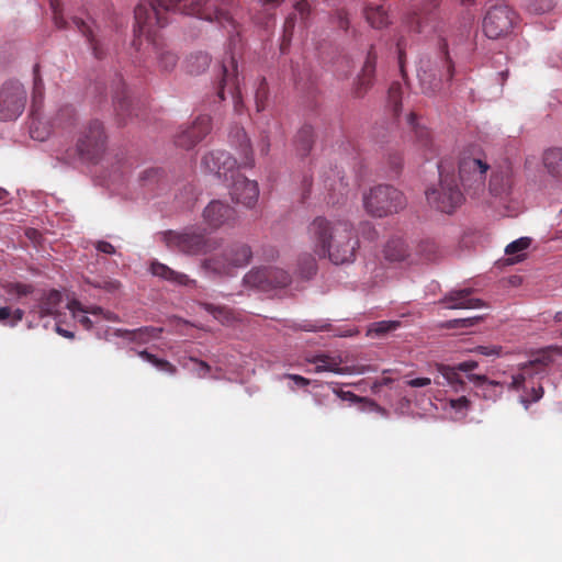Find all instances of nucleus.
Listing matches in <instances>:
<instances>
[{
  "label": "nucleus",
  "mask_w": 562,
  "mask_h": 562,
  "mask_svg": "<svg viewBox=\"0 0 562 562\" xmlns=\"http://www.w3.org/2000/svg\"><path fill=\"white\" fill-rule=\"evenodd\" d=\"M306 233L314 254L319 258H326L334 265L353 260L359 240L349 221L316 216Z\"/></svg>",
  "instance_id": "1"
},
{
  "label": "nucleus",
  "mask_w": 562,
  "mask_h": 562,
  "mask_svg": "<svg viewBox=\"0 0 562 562\" xmlns=\"http://www.w3.org/2000/svg\"><path fill=\"white\" fill-rule=\"evenodd\" d=\"M490 170L488 190L491 194L495 196L507 194L512 187L508 169H492L487 155L477 146H470L461 153L459 178L468 194L477 196L484 192Z\"/></svg>",
  "instance_id": "2"
},
{
  "label": "nucleus",
  "mask_w": 562,
  "mask_h": 562,
  "mask_svg": "<svg viewBox=\"0 0 562 562\" xmlns=\"http://www.w3.org/2000/svg\"><path fill=\"white\" fill-rule=\"evenodd\" d=\"M238 2L239 0H148L144 3L155 15V23L159 25H167L168 20L165 15L167 12L179 11L182 14L217 22L222 27L235 30L232 10Z\"/></svg>",
  "instance_id": "3"
},
{
  "label": "nucleus",
  "mask_w": 562,
  "mask_h": 562,
  "mask_svg": "<svg viewBox=\"0 0 562 562\" xmlns=\"http://www.w3.org/2000/svg\"><path fill=\"white\" fill-rule=\"evenodd\" d=\"M135 40L133 45L139 49L143 45L142 36L145 37L147 47H150L158 60L159 67L165 71L172 70L178 61V56L167 50L165 42L159 35V30L165 25L155 23V15L149 12L144 2H139L135 8Z\"/></svg>",
  "instance_id": "4"
},
{
  "label": "nucleus",
  "mask_w": 562,
  "mask_h": 562,
  "mask_svg": "<svg viewBox=\"0 0 562 562\" xmlns=\"http://www.w3.org/2000/svg\"><path fill=\"white\" fill-rule=\"evenodd\" d=\"M237 136L240 138V161L237 162L236 158L225 150H214L202 158V166L206 171L228 180L234 178L237 172V165L239 167H252L254 158L250 142L243 130L237 131Z\"/></svg>",
  "instance_id": "5"
},
{
  "label": "nucleus",
  "mask_w": 562,
  "mask_h": 562,
  "mask_svg": "<svg viewBox=\"0 0 562 562\" xmlns=\"http://www.w3.org/2000/svg\"><path fill=\"white\" fill-rule=\"evenodd\" d=\"M438 170L439 183L426 190V199L431 207L451 214L462 205L464 195L454 173L447 172L442 164L438 165Z\"/></svg>",
  "instance_id": "6"
},
{
  "label": "nucleus",
  "mask_w": 562,
  "mask_h": 562,
  "mask_svg": "<svg viewBox=\"0 0 562 562\" xmlns=\"http://www.w3.org/2000/svg\"><path fill=\"white\" fill-rule=\"evenodd\" d=\"M363 205L370 215L384 217L403 210L406 205V199L396 188L380 184L372 188L368 194H364Z\"/></svg>",
  "instance_id": "7"
},
{
  "label": "nucleus",
  "mask_w": 562,
  "mask_h": 562,
  "mask_svg": "<svg viewBox=\"0 0 562 562\" xmlns=\"http://www.w3.org/2000/svg\"><path fill=\"white\" fill-rule=\"evenodd\" d=\"M106 147V134L102 122L91 120L80 128L76 149L81 159L94 161L101 157Z\"/></svg>",
  "instance_id": "8"
},
{
  "label": "nucleus",
  "mask_w": 562,
  "mask_h": 562,
  "mask_svg": "<svg viewBox=\"0 0 562 562\" xmlns=\"http://www.w3.org/2000/svg\"><path fill=\"white\" fill-rule=\"evenodd\" d=\"M166 243L169 248L177 249L187 255H205L218 247L216 239L207 238L204 234L192 228L186 229L182 233H167Z\"/></svg>",
  "instance_id": "9"
},
{
  "label": "nucleus",
  "mask_w": 562,
  "mask_h": 562,
  "mask_svg": "<svg viewBox=\"0 0 562 562\" xmlns=\"http://www.w3.org/2000/svg\"><path fill=\"white\" fill-rule=\"evenodd\" d=\"M516 12L505 3L492 5L485 13L482 27L484 34L492 40L509 35L517 24Z\"/></svg>",
  "instance_id": "10"
},
{
  "label": "nucleus",
  "mask_w": 562,
  "mask_h": 562,
  "mask_svg": "<svg viewBox=\"0 0 562 562\" xmlns=\"http://www.w3.org/2000/svg\"><path fill=\"white\" fill-rule=\"evenodd\" d=\"M27 93L16 80H8L0 87V121H14L24 111Z\"/></svg>",
  "instance_id": "11"
},
{
  "label": "nucleus",
  "mask_w": 562,
  "mask_h": 562,
  "mask_svg": "<svg viewBox=\"0 0 562 562\" xmlns=\"http://www.w3.org/2000/svg\"><path fill=\"white\" fill-rule=\"evenodd\" d=\"M251 249L246 244H234L225 249L222 257H211L202 262L205 270L217 274L229 272L231 268L246 266L251 258Z\"/></svg>",
  "instance_id": "12"
},
{
  "label": "nucleus",
  "mask_w": 562,
  "mask_h": 562,
  "mask_svg": "<svg viewBox=\"0 0 562 562\" xmlns=\"http://www.w3.org/2000/svg\"><path fill=\"white\" fill-rule=\"evenodd\" d=\"M221 80L218 85L217 95L221 100L225 99L227 91L234 100V109L240 112L243 108L241 94L237 77V61L234 56L224 58L221 64Z\"/></svg>",
  "instance_id": "13"
},
{
  "label": "nucleus",
  "mask_w": 562,
  "mask_h": 562,
  "mask_svg": "<svg viewBox=\"0 0 562 562\" xmlns=\"http://www.w3.org/2000/svg\"><path fill=\"white\" fill-rule=\"evenodd\" d=\"M245 282L261 290L270 288H283L286 286L290 281V274L280 268L276 267H262L252 269L245 276Z\"/></svg>",
  "instance_id": "14"
},
{
  "label": "nucleus",
  "mask_w": 562,
  "mask_h": 562,
  "mask_svg": "<svg viewBox=\"0 0 562 562\" xmlns=\"http://www.w3.org/2000/svg\"><path fill=\"white\" fill-rule=\"evenodd\" d=\"M233 183L231 188L232 199L248 209H252L259 198V188L256 181L249 180L239 172L229 178Z\"/></svg>",
  "instance_id": "15"
},
{
  "label": "nucleus",
  "mask_w": 562,
  "mask_h": 562,
  "mask_svg": "<svg viewBox=\"0 0 562 562\" xmlns=\"http://www.w3.org/2000/svg\"><path fill=\"white\" fill-rule=\"evenodd\" d=\"M210 131L211 117L209 115H200L191 126L177 134L175 143L179 147L190 149L201 142Z\"/></svg>",
  "instance_id": "16"
},
{
  "label": "nucleus",
  "mask_w": 562,
  "mask_h": 562,
  "mask_svg": "<svg viewBox=\"0 0 562 562\" xmlns=\"http://www.w3.org/2000/svg\"><path fill=\"white\" fill-rule=\"evenodd\" d=\"M205 223L212 228L234 225L237 214L234 207L222 201H211L203 211Z\"/></svg>",
  "instance_id": "17"
},
{
  "label": "nucleus",
  "mask_w": 562,
  "mask_h": 562,
  "mask_svg": "<svg viewBox=\"0 0 562 562\" xmlns=\"http://www.w3.org/2000/svg\"><path fill=\"white\" fill-rule=\"evenodd\" d=\"M406 123L414 133L417 148L422 151L426 160H431L437 156L438 148L434 143L432 136L427 127L419 123L417 115L411 112L406 116Z\"/></svg>",
  "instance_id": "18"
},
{
  "label": "nucleus",
  "mask_w": 562,
  "mask_h": 562,
  "mask_svg": "<svg viewBox=\"0 0 562 562\" xmlns=\"http://www.w3.org/2000/svg\"><path fill=\"white\" fill-rule=\"evenodd\" d=\"M472 293L473 289L471 288L452 290L443 296L441 303L446 304V307L450 310H470L486 306L485 302L481 299L472 297Z\"/></svg>",
  "instance_id": "19"
},
{
  "label": "nucleus",
  "mask_w": 562,
  "mask_h": 562,
  "mask_svg": "<svg viewBox=\"0 0 562 562\" xmlns=\"http://www.w3.org/2000/svg\"><path fill=\"white\" fill-rule=\"evenodd\" d=\"M37 303L33 306L31 312L36 313L41 318L46 316H56L58 307L61 303V294L57 290H49L43 292L36 297Z\"/></svg>",
  "instance_id": "20"
},
{
  "label": "nucleus",
  "mask_w": 562,
  "mask_h": 562,
  "mask_svg": "<svg viewBox=\"0 0 562 562\" xmlns=\"http://www.w3.org/2000/svg\"><path fill=\"white\" fill-rule=\"evenodd\" d=\"M375 63L376 54L373 49V46H371L370 50L368 52L361 72L357 79V83L355 87L356 97H362L371 87L375 74Z\"/></svg>",
  "instance_id": "21"
},
{
  "label": "nucleus",
  "mask_w": 562,
  "mask_h": 562,
  "mask_svg": "<svg viewBox=\"0 0 562 562\" xmlns=\"http://www.w3.org/2000/svg\"><path fill=\"white\" fill-rule=\"evenodd\" d=\"M325 188L328 191L329 204L341 203L348 194V183L344 181L339 170H331V176L325 179Z\"/></svg>",
  "instance_id": "22"
},
{
  "label": "nucleus",
  "mask_w": 562,
  "mask_h": 562,
  "mask_svg": "<svg viewBox=\"0 0 562 562\" xmlns=\"http://www.w3.org/2000/svg\"><path fill=\"white\" fill-rule=\"evenodd\" d=\"M162 329L154 326L139 327L137 329H116L114 335L116 337L126 338L132 342L147 344L154 339L159 338Z\"/></svg>",
  "instance_id": "23"
},
{
  "label": "nucleus",
  "mask_w": 562,
  "mask_h": 562,
  "mask_svg": "<svg viewBox=\"0 0 562 562\" xmlns=\"http://www.w3.org/2000/svg\"><path fill=\"white\" fill-rule=\"evenodd\" d=\"M310 363L315 364L314 372H334L337 374H346L349 373V368L340 367L341 360L340 358L331 357L327 353H318L307 359Z\"/></svg>",
  "instance_id": "24"
},
{
  "label": "nucleus",
  "mask_w": 562,
  "mask_h": 562,
  "mask_svg": "<svg viewBox=\"0 0 562 562\" xmlns=\"http://www.w3.org/2000/svg\"><path fill=\"white\" fill-rule=\"evenodd\" d=\"M44 99V83L38 74V66L34 67V82H33V92H32V115L33 122L31 125V136L35 139L43 140L45 138L44 135L37 134V128L34 127L35 124V115L43 102Z\"/></svg>",
  "instance_id": "25"
},
{
  "label": "nucleus",
  "mask_w": 562,
  "mask_h": 562,
  "mask_svg": "<svg viewBox=\"0 0 562 562\" xmlns=\"http://www.w3.org/2000/svg\"><path fill=\"white\" fill-rule=\"evenodd\" d=\"M541 159L548 175L562 181V147L547 148Z\"/></svg>",
  "instance_id": "26"
},
{
  "label": "nucleus",
  "mask_w": 562,
  "mask_h": 562,
  "mask_svg": "<svg viewBox=\"0 0 562 562\" xmlns=\"http://www.w3.org/2000/svg\"><path fill=\"white\" fill-rule=\"evenodd\" d=\"M150 271L154 276L170 281L180 285H190L195 283L194 280H191L187 274L178 272L169 268L168 266L154 261L150 265Z\"/></svg>",
  "instance_id": "27"
},
{
  "label": "nucleus",
  "mask_w": 562,
  "mask_h": 562,
  "mask_svg": "<svg viewBox=\"0 0 562 562\" xmlns=\"http://www.w3.org/2000/svg\"><path fill=\"white\" fill-rule=\"evenodd\" d=\"M113 103L116 115L120 117L121 122H124L126 116L131 114V102L127 98L125 85L121 79L113 89Z\"/></svg>",
  "instance_id": "28"
},
{
  "label": "nucleus",
  "mask_w": 562,
  "mask_h": 562,
  "mask_svg": "<svg viewBox=\"0 0 562 562\" xmlns=\"http://www.w3.org/2000/svg\"><path fill=\"white\" fill-rule=\"evenodd\" d=\"M71 24L87 38L94 57L98 59L103 58V48L99 40L95 37L92 29L80 18H72Z\"/></svg>",
  "instance_id": "29"
},
{
  "label": "nucleus",
  "mask_w": 562,
  "mask_h": 562,
  "mask_svg": "<svg viewBox=\"0 0 562 562\" xmlns=\"http://www.w3.org/2000/svg\"><path fill=\"white\" fill-rule=\"evenodd\" d=\"M295 148L299 155L306 156L314 144V131L311 125H303L296 133L294 139Z\"/></svg>",
  "instance_id": "30"
},
{
  "label": "nucleus",
  "mask_w": 562,
  "mask_h": 562,
  "mask_svg": "<svg viewBox=\"0 0 562 562\" xmlns=\"http://www.w3.org/2000/svg\"><path fill=\"white\" fill-rule=\"evenodd\" d=\"M364 16L367 22L374 29H382L389 24V15L383 5H367Z\"/></svg>",
  "instance_id": "31"
},
{
  "label": "nucleus",
  "mask_w": 562,
  "mask_h": 562,
  "mask_svg": "<svg viewBox=\"0 0 562 562\" xmlns=\"http://www.w3.org/2000/svg\"><path fill=\"white\" fill-rule=\"evenodd\" d=\"M210 63L211 57L209 54L198 52L188 56L186 59V69L191 75H200L209 68Z\"/></svg>",
  "instance_id": "32"
},
{
  "label": "nucleus",
  "mask_w": 562,
  "mask_h": 562,
  "mask_svg": "<svg viewBox=\"0 0 562 562\" xmlns=\"http://www.w3.org/2000/svg\"><path fill=\"white\" fill-rule=\"evenodd\" d=\"M385 258L389 261H402L407 255V247L401 239L389 240L384 248Z\"/></svg>",
  "instance_id": "33"
},
{
  "label": "nucleus",
  "mask_w": 562,
  "mask_h": 562,
  "mask_svg": "<svg viewBox=\"0 0 562 562\" xmlns=\"http://www.w3.org/2000/svg\"><path fill=\"white\" fill-rule=\"evenodd\" d=\"M199 305L223 325H229L235 319L232 310L226 306H216L205 302Z\"/></svg>",
  "instance_id": "34"
},
{
  "label": "nucleus",
  "mask_w": 562,
  "mask_h": 562,
  "mask_svg": "<svg viewBox=\"0 0 562 562\" xmlns=\"http://www.w3.org/2000/svg\"><path fill=\"white\" fill-rule=\"evenodd\" d=\"M297 270L302 278L310 279L317 271V262L314 255L305 252L297 259Z\"/></svg>",
  "instance_id": "35"
},
{
  "label": "nucleus",
  "mask_w": 562,
  "mask_h": 562,
  "mask_svg": "<svg viewBox=\"0 0 562 562\" xmlns=\"http://www.w3.org/2000/svg\"><path fill=\"white\" fill-rule=\"evenodd\" d=\"M137 355L142 359H144L147 362H149L153 366H155L160 371H164V372L169 373V374H175L177 372L176 366H173L171 362H169V361H167L165 359H159L155 355L148 352L147 350L138 351Z\"/></svg>",
  "instance_id": "36"
},
{
  "label": "nucleus",
  "mask_w": 562,
  "mask_h": 562,
  "mask_svg": "<svg viewBox=\"0 0 562 562\" xmlns=\"http://www.w3.org/2000/svg\"><path fill=\"white\" fill-rule=\"evenodd\" d=\"M434 19H435V16L431 12L415 13L407 21L408 27H409V30H412L416 33L427 32L429 21H432Z\"/></svg>",
  "instance_id": "37"
},
{
  "label": "nucleus",
  "mask_w": 562,
  "mask_h": 562,
  "mask_svg": "<svg viewBox=\"0 0 562 562\" xmlns=\"http://www.w3.org/2000/svg\"><path fill=\"white\" fill-rule=\"evenodd\" d=\"M468 379L474 383L476 387H481L483 391V396L486 398L495 397L496 394H491L490 391L495 387H499V383L495 381H490L485 375L480 374H469Z\"/></svg>",
  "instance_id": "38"
},
{
  "label": "nucleus",
  "mask_w": 562,
  "mask_h": 562,
  "mask_svg": "<svg viewBox=\"0 0 562 562\" xmlns=\"http://www.w3.org/2000/svg\"><path fill=\"white\" fill-rule=\"evenodd\" d=\"M67 307L72 313L75 319H77L86 329L92 328V321L86 315L87 310L78 301H71Z\"/></svg>",
  "instance_id": "39"
},
{
  "label": "nucleus",
  "mask_w": 562,
  "mask_h": 562,
  "mask_svg": "<svg viewBox=\"0 0 562 562\" xmlns=\"http://www.w3.org/2000/svg\"><path fill=\"white\" fill-rule=\"evenodd\" d=\"M531 244V238L529 237H520L510 244H508L505 248V252L509 256L516 255L515 261H520L525 255H520V252L525 251Z\"/></svg>",
  "instance_id": "40"
},
{
  "label": "nucleus",
  "mask_w": 562,
  "mask_h": 562,
  "mask_svg": "<svg viewBox=\"0 0 562 562\" xmlns=\"http://www.w3.org/2000/svg\"><path fill=\"white\" fill-rule=\"evenodd\" d=\"M401 326L398 321H380L371 324L368 335L374 334L376 336L385 335L390 331L396 330Z\"/></svg>",
  "instance_id": "41"
},
{
  "label": "nucleus",
  "mask_w": 562,
  "mask_h": 562,
  "mask_svg": "<svg viewBox=\"0 0 562 562\" xmlns=\"http://www.w3.org/2000/svg\"><path fill=\"white\" fill-rule=\"evenodd\" d=\"M4 290L8 294L21 299L34 293V286L32 284L11 282L4 285Z\"/></svg>",
  "instance_id": "42"
},
{
  "label": "nucleus",
  "mask_w": 562,
  "mask_h": 562,
  "mask_svg": "<svg viewBox=\"0 0 562 562\" xmlns=\"http://www.w3.org/2000/svg\"><path fill=\"white\" fill-rule=\"evenodd\" d=\"M75 109L70 105H66L58 111L56 117L54 119V124L57 127H66L75 121Z\"/></svg>",
  "instance_id": "43"
},
{
  "label": "nucleus",
  "mask_w": 562,
  "mask_h": 562,
  "mask_svg": "<svg viewBox=\"0 0 562 562\" xmlns=\"http://www.w3.org/2000/svg\"><path fill=\"white\" fill-rule=\"evenodd\" d=\"M438 372L447 380L448 384L456 386L458 384H462V380L458 373V367H450L446 364L437 366Z\"/></svg>",
  "instance_id": "44"
},
{
  "label": "nucleus",
  "mask_w": 562,
  "mask_h": 562,
  "mask_svg": "<svg viewBox=\"0 0 562 562\" xmlns=\"http://www.w3.org/2000/svg\"><path fill=\"white\" fill-rule=\"evenodd\" d=\"M53 11L54 23L58 29L69 27V23L64 19L63 9L59 0H48Z\"/></svg>",
  "instance_id": "45"
},
{
  "label": "nucleus",
  "mask_w": 562,
  "mask_h": 562,
  "mask_svg": "<svg viewBox=\"0 0 562 562\" xmlns=\"http://www.w3.org/2000/svg\"><path fill=\"white\" fill-rule=\"evenodd\" d=\"M401 94L402 86L398 82H393L389 89V102L392 105L395 115L398 114V110L401 108Z\"/></svg>",
  "instance_id": "46"
},
{
  "label": "nucleus",
  "mask_w": 562,
  "mask_h": 562,
  "mask_svg": "<svg viewBox=\"0 0 562 562\" xmlns=\"http://www.w3.org/2000/svg\"><path fill=\"white\" fill-rule=\"evenodd\" d=\"M482 316H474L468 318L451 319L445 324V327L449 329L468 328L476 325L480 321H482Z\"/></svg>",
  "instance_id": "47"
},
{
  "label": "nucleus",
  "mask_w": 562,
  "mask_h": 562,
  "mask_svg": "<svg viewBox=\"0 0 562 562\" xmlns=\"http://www.w3.org/2000/svg\"><path fill=\"white\" fill-rule=\"evenodd\" d=\"M87 283L97 289H103L109 293L116 292L121 286V283L114 279H101V280H93V281L87 280Z\"/></svg>",
  "instance_id": "48"
},
{
  "label": "nucleus",
  "mask_w": 562,
  "mask_h": 562,
  "mask_svg": "<svg viewBox=\"0 0 562 562\" xmlns=\"http://www.w3.org/2000/svg\"><path fill=\"white\" fill-rule=\"evenodd\" d=\"M553 8L552 0H529L527 9L536 14H542L550 11Z\"/></svg>",
  "instance_id": "49"
},
{
  "label": "nucleus",
  "mask_w": 562,
  "mask_h": 562,
  "mask_svg": "<svg viewBox=\"0 0 562 562\" xmlns=\"http://www.w3.org/2000/svg\"><path fill=\"white\" fill-rule=\"evenodd\" d=\"M268 94H269V91H268L267 82L265 79H262L260 81L259 87L256 90V95H255L256 106H257L258 112L265 110Z\"/></svg>",
  "instance_id": "50"
},
{
  "label": "nucleus",
  "mask_w": 562,
  "mask_h": 562,
  "mask_svg": "<svg viewBox=\"0 0 562 562\" xmlns=\"http://www.w3.org/2000/svg\"><path fill=\"white\" fill-rule=\"evenodd\" d=\"M294 26H295V18L294 16H289L285 20L284 26H283V37H282V43H281V50L282 52H284L285 46H288L290 44V42H291Z\"/></svg>",
  "instance_id": "51"
},
{
  "label": "nucleus",
  "mask_w": 562,
  "mask_h": 562,
  "mask_svg": "<svg viewBox=\"0 0 562 562\" xmlns=\"http://www.w3.org/2000/svg\"><path fill=\"white\" fill-rule=\"evenodd\" d=\"M440 49L443 55V59L447 66V80H451L453 77V64L448 54V44L445 40L441 41Z\"/></svg>",
  "instance_id": "52"
},
{
  "label": "nucleus",
  "mask_w": 562,
  "mask_h": 562,
  "mask_svg": "<svg viewBox=\"0 0 562 562\" xmlns=\"http://www.w3.org/2000/svg\"><path fill=\"white\" fill-rule=\"evenodd\" d=\"M543 393H544V391L541 385H538L537 387H531V390H530L531 400L521 397V403L525 405L526 408H528L529 403L538 402L543 396Z\"/></svg>",
  "instance_id": "53"
},
{
  "label": "nucleus",
  "mask_w": 562,
  "mask_h": 562,
  "mask_svg": "<svg viewBox=\"0 0 562 562\" xmlns=\"http://www.w3.org/2000/svg\"><path fill=\"white\" fill-rule=\"evenodd\" d=\"M502 348L498 346H477L476 351L483 356H499Z\"/></svg>",
  "instance_id": "54"
},
{
  "label": "nucleus",
  "mask_w": 562,
  "mask_h": 562,
  "mask_svg": "<svg viewBox=\"0 0 562 562\" xmlns=\"http://www.w3.org/2000/svg\"><path fill=\"white\" fill-rule=\"evenodd\" d=\"M94 247L98 251L106 254V255H113L115 254V247L104 240H99L94 244Z\"/></svg>",
  "instance_id": "55"
},
{
  "label": "nucleus",
  "mask_w": 562,
  "mask_h": 562,
  "mask_svg": "<svg viewBox=\"0 0 562 562\" xmlns=\"http://www.w3.org/2000/svg\"><path fill=\"white\" fill-rule=\"evenodd\" d=\"M284 0H256L255 3L260 5L265 10L276 9L279 7Z\"/></svg>",
  "instance_id": "56"
},
{
  "label": "nucleus",
  "mask_w": 562,
  "mask_h": 562,
  "mask_svg": "<svg viewBox=\"0 0 562 562\" xmlns=\"http://www.w3.org/2000/svg\"><path fill=\"white\" fill-rule=\"evenodd\" d=\"M24 317V311L21 308L12 310L11 321L9 322L10 327H14L20 323Z\"/></svg>",
  "instance_id": "57"
},
{
  "label": "nucleus",
  "mask_w": 562,
  "mask_h": 562,
  "mask_svg": "<svg viewBox=\"0 0 562 562\" xmlns=\"http://www.w3.org/2000/svg\"><path fill=\"white\" fill-rule=\"evenodd\" d=\"M431 383L429 378H416L407 381V385L411 387H424Z\"/></svg>",
  "instance_id": "58"
},
{
  "label": "nucleus",
  "mask_w": 562,
  "mask_h": 562,
  "mask_svg": "<svg viewBox=\"0 0 562 562\" xmlns=\"http://www.w3.org/2000/svg\"><path fill=\"white\" fill-rule=\"evenodd\" d=\"M12 310L9 306L0 307V323L9 326V322L11 321Z\"/></svg>",
  "instance_id": "59"
},
{
  "label": "nucleus",
  "mask_w": 562,
  "mask_h": 562,
  "mask_svg": "<svg viewBox=\"0 0 562 562\" xmlns=\"http://www.w3.org/2000/svg\"><path fill=\"white\" fill-rule=\"evenodd\" d=\"M333 392H334L337 396H339L340 398H342V400H350V401H353V402H358V401H360V398H359L356 394H353V393H351V392H345V391L338 390V389H336V387H333Z\"/></svg>",
  "instance_id": "60"
},
{
  "label": "nucleus",
  "mask_w": 562,
  "mask_h": 562,
  "mask_svg": "<svg viewBox=\"0 0 562 562\" xmlns=\"http://www.w3.org/2000/svg\"><path fill=\"white\" fill-rule=\"evenodd\" d=\"M477 362L474 361V360H468V361H463V362H460L457 367H458V370L459 371H463V372H470L474 369L477 368Z\"/></svg>",
  "instance_id": "61"
},
{
  "label": "nucleus",
  "mask_w": 562,
  "mask_h": 562,
  "mask_svg": "<svg viewBox=\"0 0 562 562\" xmlns=\"http://www.w3.org/2000/svg\"><path fill=\"white\" fill-rule=\"evenodd\" d=\"M470 405V401L465 396H461L460 398L452 400L451 406L456 409H464Z\"/></svg>",
  "instance_id": "62"
},
{
  "label": "nucleus",
  "mask_w": 562,
  "mask_h": 562,
  "mask_svg": "<svg viewBox=\"0 0 562 562\" xmlns=\"http://www.w3.org/2000/svg\"><path fill=\"white\" fill-rule=\"evenodd\" d=\"M338 25L342 30H348L349 27V20L344 10L338 11Z\"/></svg>",
  "instance_id": "63"
},
{
  "label": "nucleus",
  "mask_w": 562,
  "mask_h": 562,
  "mask_svg": "<svg viewBox=\"0 0 562 562\" xmlns=\"http://www.w3.org/2000/svg\"><path fill=\"white\" fill-rule=\"evenodd\" d=\"M525 380L526 378L522 373L516 374L513 376L510 386L515 390H519L524 385Z\"/></svg>",
  "instance_id": "64"
}]
</instances>
